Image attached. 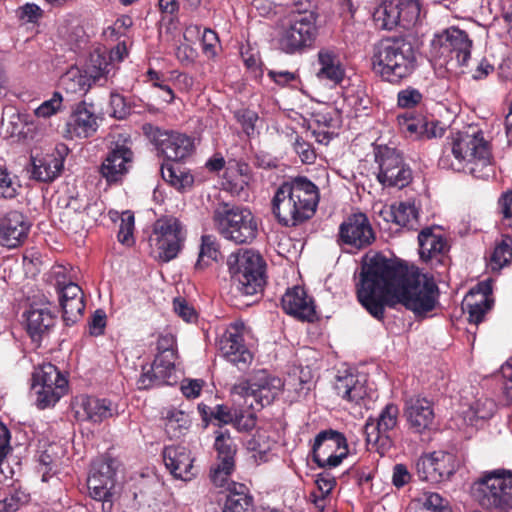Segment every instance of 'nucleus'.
I'll use <instances>...</instances> for the list:
<instances>
[{"label": "nucleus", "mask_w": 512, "mask_h": 512, "mask_svg": "<svg viewBox=\"0 0 512 512\" xmlns=\"http://www.w3.org/2000/svg\"><path fill=\"white\" fill-rule=\"evenodd\" d=\"M134 215L130 212L123 213L117 234L118 241L125 245L133 243Z\"/></svg>", "instance_id": "052dcab7"}, {"label": "nucleus", "mask_w": 512, "mask_h": 512, "mask_svg": "<svg viewBox=\"0 0 512 512\" xmlns=\"http://www.w3.org/2000/svg\"><path fill=\"white\" fill-rule=\"evenodd\" d=\"M65 144H58L51 153L41 157H32L31 178L39 182H52L60 176L65 157L68 154Z\"/></svg>", "instance_id": "c85d7f7f"}, {"label": "nucleus", "mask_w": 512, "mask_h": 512, "mask_svg": "<svg viewBox=\"0 0 512 512\" xmlns=\"http://www.w3.org/2000/svg\"><path fill=\"white\" fill-rule=\"evenodd\" d=\"M63 97L60 92H54L49 100L44 101L35 109V115L41 118H50L62 110Z\"/></svg>", "instance_id": "4d7b16f0"}, {"label": "nucleus", "mask_w": 512, "mask_h": 512, "mask_svg": "<svg viewBox=\"0 0 512 512\" xmlns=\"http://www.w3.org/2000/svg\"><path fill=\"white\" fill-rule=\"evenodd\" d=\"M315 483L320 492V496L313 492L310 494V498L318 508L323 509L325 498L336 486V478L330 472L325 470L317 474Z\"/></svg>", "instance_id": "de8ad7c7"}, {"label": "nucleus", "mask_w": 512, "mask_h": 512, "mask_svg": "<svg viewBox=\"0 0 512 512\" xmlns=\"http://www.w3.org/2000/svg\"><path fill=\"white\" fill-rule=\"evenodd\" d=\"M275 446L276 441L273 440L269 432L264 429H258L247 441V449L258 462L269 461L271 452Z\"/></svg>", "instance_id": "ea45409f"}, {"label": "nucleus", "mask_w": 512, "mask_h": 512, "mask_svg": "<svg viewBox=\"0 0 512 512\" xmlns=\"http://www.w3.org/2000/svg\"><path fill=\"white\" fill-rule=\"evenodd\" d=\"M334 390L343 400L355 405H361L367 396L365 385L359 380L357 375L352 373L337 376L334 383Z\"/></svg>", "instance_id": "c9c22d12"}, {"label": "nucleus", "mask_w": 512, "mask_h": 512, "mask_svg": "<svg viewBox=\"0 0 512 512\" xmlns=\"http://www.w3.org/2000/svg\"><path fill=\"white\" fill-rule=\"evenodd\" d=\"M234 118L241 125L243 132L251 136L255 131V124L259 119L258 114L248 108L238 109L234 112Z\"/></svg>", "instance_id": "6e6d98bb"}, {"label": "nucleus", "mask_w": 512, "mask_h": 512, "mask_svg": "<svg viewBox=\"0 0 512 512\" xmlns=\"http://www.w3.org/2000/svg\"><path fill=\"white\" fill-rule=\"evenodd\" d=\"M30 223L24 214L19 211H9L0 219V245L16 248L24 243Z\"/></svg>", "instance_id": "c756f323"}, {"label": "nucleus", "mask_w": 512, "mask_h": 512, "mask_svg": "<svg viewBox=\"0 0 512 512\" xmlns=\"http://www.w3.org/2000/svg\"><path fill=\"white\" fill-rule=\"evenodd\" d=\"M189 415L180 410H171L165 417L164 429L170 439L180 438L189 429Z\"/></svg>", "instance_id": "c03bdc74"}, {"label": "nucleus", "mask_w": 512, "mask_h": 512, "mask_svg": "<svg viewBox=\"0 0 512 512\" xmlns=\"http://www.w3.org/2000/svg\"><path fill=\"white\" fill-rule=\"evenodd\" d=\"M134 153L126 144L115 143L103 158L98 172L108 185L120 184L128 174Z\"/></svg>", "instance_id": "4be33fe9"}, {"label": "nucleus", "mask_w": 512, "mask_h": 512, "mask_svg": "<svg viewBox=\"0 0 512 512\" xmlns=\"http://www.w3.org/2000/svg\"><path fill=\"white\" fill-rule=\"evenodd\" d=\"M320 200L319 189L305 176L284 181L272 199V213L284 227H297L316 213Z\"/></svg>", "instance_id": "f03ea898"}, {"label": "nucleus", "mask_w": 512, "mask_h": 512, "mask_svg": "<svg viewBox=\"0 0 512 512\" xmlns=\"http://www.w3.org/2000/svg\"><path fill=\"white\" fill-rule=\"evenodd\" d=\"M451 153L458 161L455 170H463L474 178L487 180L494 175V159L489 141L477 127L458 131L451 141Z\"/></svg>", "instance_id": "20e7f679"}, {"label": "nucleus", "mask_w": 512, "mask_h": 512, "mask_svg": "<svg viewBox=\"0 0 512 512\" xmlns=\"http://www.w3.org/2000/svg\"><path fill=\"white\" fill-rule=\"evenodd\" d=\"M284 387L281 378L266 370L256 371L248 380L233 387V393L244 400V405L253 402L254 411L270 405Z\"/></svg>", "instance_id": "9d476101"}, {"label": "nucleus", "mask_w": 512, "mask_h": 512, "mask_svg": "<svg viewBox=\"0 0 512 512\" xmlns=\"http://www.w3.org/2000/svg\"><path fill=\"white\" fill-rule=\"evenodd\" d=\"M391 215L393 222L408 230H416L419 225V211L413 202H400L398 206H392Z\"/></svg>", "instance_id": "79ce46f5"}, {"label": "nucleus", "mask_w": 512, "mask_h": 512, "mask_svg": "<svg viewBox=\"0 0 512 512\" xmlns=\"http://www.w3.org/2000/svg\"><path fill=\"white\" fill-rule=\"evenodd\" d=\"M374 156L379 168L377 180L380 184L402 189L411 183L413 179L412 170L404 162L400 150L388 145H377L374 148Z\"/></svg>", "instance_id": "9b49d317"}, {"label": "nucleus", "mask_w": 512, "mask_h": 512, "mask_svg": "<svg viewBox=\"0 0 512 512\" xmlns=\"http://www.w3.org/2000/svg\"><path fill=\"white\" fill-rule=\"evenodd\" d=\"M231 292L235 297L261 293L266 283V262L259 252L241 250L228 257Z\"/></svg>", "instance_id": "39448f33"}, {"label": "nucleus", "mask_w": 512, "mask_h": 512, "mask_svg": "<svg viewBox=\"0 0 512 512\" xmlns=\"http://www.w3.org/2000/svg\"><path fill=\"white\" fill-rule=\"evenodd\" d=\"M89 206L90 203L86 199L80 198L78 196L70 197L66 204L65 211L62 213L61 222L67 221L70 224L69 218L72 213H75L76 216L80 218V220L75 223L73 227H68V229H72L74 232H77L79 228L83 227V214L86 212Z\"/></svg>", "instance_id": "09e8293b"}, {"label": "nucleus", "mask_w": 512, "mask_h": 512, "mask_svg": "<svg viewBox=\"0 0 512 512\" xmlns=\"http://www.w3.org/2000/svg\"><path fill=\"white\" fill-rule=\"evenodd\" d=\"M29 495L17 489L9 491L0 499V512H16L21 505L28 502Z\"/></svg>", "instance_id": "864d4df0"}, {"label": "nucleus", "mask_w": 512, "mask_h": 512, "mask_svg": "<svg viewBox=\"0 0 512 512\" xmlns=\"http://www.w3.org/2000/svg\"><path fill=\"white\" fill-rule=\"evenodd\" d=\"M399 408L394 403H388L377 418L369 417L364 426L366 442L372 448L379 450L391 443V435L398 426Z\"/></svg>", "instance_id": "412c9836"}, {"label": "nucleus", "mask_w": 512, "mask_h": 512, "mask_svg": "<svg viewBox=\"0 0 512 512\" xmlns=\"http://www.w3.org/2000/svg\"><path fill=\"white\" fill-rule=\"evenodd\" d=\"M92 53H98L102 58H104L107 64L112 66V69L109 71L107 76L108 81L115 75L116 70L118 69L117 65L128 56V49L125 42H119L108 53L101 52L100 50H95Z\"/></svg>", "instance_id": "3c124183"}, {"label": "nucleus", "mask_w": 512, "mask_h": 512, "mask_svg": "<svg viewBox=\"0 0 512 512\" xmlns=\"http://www.w3.org/2000/svg\"><path fill=\"white\" fill-rule=\"evenodd\" d=\"M267 76L280 87H295L299 82V75L287 70H269Z\"/></svg>", "instance_id": "680f3d73"}, {"label": "nucleus", "mask_w": 512, "mask_h": 512, "mask_svg": "<svg viewBox=\"0 0 512 512\" xmlns=\"http://www.w3.org/2000/svg\"><path fill=\"white\" fill-rule=\"evenodd\" d=\"M317 61L320 66L317 72L319 79L328 80L334 84L343 81L345 68L335 48H321L317 53Z\"/></svg>", "instance_id": "72a5a7b5"}, {"label": "nucleus", "mask_w": 512, "mask_h": 512, "mask_svg": "<svg viewBox=\"0 0 512 512\" xmlns=\"http://www.w3.org/2000/svg\"><path fill=\"white\" fill-rule=\"evenodd\" d=\"M312 15L309 13L304 16L286 18L278 38V46L282 52L296 55L314 47L319 28Z\"/></svg>", "instance_id": "6e6552de"}, {"label": "nucleus", "mask_w": 512, "mask_h": 512, "mask_svg": "<svg viewBox=\"0 0 512 512\" xmlns=\"http://www.w3.org/2000/svg\"><path fill=\"white\" fill-rule=\"evenodd\" d=\"M281 305L285 313L298 320L314 322L317 319L314 302L301 286L288 288L282 296Z\"/></svg>", "instance_id": "7c9ffc66"}, {"label": "nucleus", "mask_w": 512, "mask_h": 512, "mask_svg": "<svg viewBox=\"0 0 512 512\" xmlns=\"http://www.w3.org/2000/svg\"><path fill=\"white\" fill-rule=\"evenodd\" d=\"M491 287L489 284H484L480 300H474L475 295L471 293L465 298L464 306L469 314V322L478 325L484 319L485 314L492 308L493 299L489 297Z\"/></svg>", "instance_id": "4c0bfd02"}, {"label": "nucleus", "mask_w": 512, "mask_h": 512, "mask_svg": "<svg viewBox=\"0 0 512 512\" xmlns=\"http://www.w3.org/2000/svg\"><path fill=\"white\" fill-rule=\"evenodd\" d=\"M440 291L435 280L412 273L396 260L376 253L362 265L357 297L377 320H383L385 306L401 304L416 318L428 317L439 305Z\"/></svg>", "instance_id": "f257e3e1"}, {"label": "nucleus", "mask_w": 512, "mask_h": 512, "mask_svg": "<svg viewBox=\"0 0 512 512\" xmlns=\"http://www.w3.org/2000/svg\"><path fill=\"white\" fill-rule=\"evenodd\" d=\"M404 417L408 430L413 434L430 433L435 425V413L430 400L421 397L411 398L405 403Z\"/></svg>", "instance_id": "a878e982"}, {"label": "nucleus", "mask_w": 512, "mask_h": 512, "mask_svg": "<svg viewBox=\"0 0 512 512\" xmlns=\"http://www.w3.org/2000/svg\"><path fill=\"white\" fill-rule=\"evenodd\" d=\"M246 326L242 321L231 323L218 341L220 354L239 370L247 369L253 360V354L245 343Z\"/></svg>", "instance_id": "6ab92c4d"}, {"label": "nucleus", "mask_w": 512, "mask_h": 512, "mask_svg": "<svg viewBox=\"0 0 512 512\" xmlns=\"http://www.w3.org/2000/svg\"><path fill=\"white\" fill-rule=\"evenodd\" d=\"M398 128L405 137L428 139L442 136L444 130L438 122L429 120L427 116L407 110L396 117Z\"/></svg>", "instance_id": "cd10ccee"}, {"label": "nucleus", "mask_w": 512, "mask_h": 512, "mask_svg": "<svg viewBox=\"0 0 512 512\" xmlns=\"http://www.w3.org/2000/svg\"><path fill=\"white\" fill-rule=\"evenodd\" d=\"M157 150L167 160L179 162L192 153L193 139L186 134L175 131H162L155 128L151 135Z\"/></svg>", "instance_id": "5701e85b"}, {"label": "nucleus", "mask_w": 512, "mask_h": 512, "mask_svg": "<svg viewBox=\"0 0 512 512\" xmlns=\"http://www.w3.org/2000/svg\"><path fill=\"white\" fill-rule=\"evenodd\" d=\"M173 310L185 322L193 323L198 319V313L194 306L183 297H176L173 300Z\"/></svg>", "instance_id": "bf43d9fd"}, {"label": "nucleus", "mask_w": 512, "mask_h": 512, "mask_svg": "<svg viewBox=\"0 0 512 512\" xmlns=\"http://www.w3.org/2000/svg\"><path fill=\"white\" fill-rule=\"evenodd\" d=\"M294 151L299 155L302 163L312 164L316 159L315 151L310 143L297 136L293 144Z\"/></svg>", "instance_id": "0e129e2a"}, {"label": "nucleus", "mask_w": 512, "mask_h": 512, "mask_svg": "<svg viewBox=\"0 0 512 512\" xmlns=\"http://www.w3.org/2000/svg\"><path fill=\"white\" fill-rule=\"evenodd\" d=\"M457 469L456 455L442 450L425 453L416 462V473L419 479L432 484L449 480Z\"/></svg>", "instance_id": "a211bd4d"}, {"label": "nucleus", "mask_w": 512, "mask_h": 512, "mask_svg": "<svg viewBox=\"0 0 512 512\" xmlns=\"http://www.w3.org/2000/svg\"><path fill=\"white\" fill-rule=\"evenodd\" d=\"M472 491L481 506L508 512L512 509V472L485 471L474 481Z\"/></svg>", "instance_id": "0eeeda50"}, {"label": "nucleus", "mask_w": 512, "mask_h": 512, "mask_svg": "<svg viewBox=\"0 0 512 512\" xmlns=\"http://www.w3.org/2000/svg\"><path fill=\"white\" fill-rule=\"evenodd\" d=\"M423 506L427 512H442L444 509H451L448 501L438 493H427Z\"/></svg>", "instance_id": "774afa93"}, {"label": "nucleus", "mask_w": 512, "mask_h": 512, "mask_svg": "<svg viewBox=\"0 0 512 512\" xmlns=\"http://www.w3.org/2000/svg\"><path fill=\"white\" fill-rule=\"evenodd\" d=\"M214 448L217 451L218 464L211 470L210 478L214 484L223 486L235 469L237 445L228 430H219L216 432Z\"/></svg>", "instance_id": "393cba45"}, {"label": "nucleus", "mask_w": 512, "mask_h": 512, "mask_svg": "<svg viewBox=\"0 0 512 512\" xmlns=\"http://www.w3.org/2000/svg\"><path fill=\"white\" fill-rule=\"evenodd\" d=\"M419 255L422 261L441 262L449 251V244L439 227H426L418 235Z\"/></svg>", "instance_id": "473e14b6"}, {"label": "nucleus", "mask_w": 512, "mask_h": 512, "mask_svg": "<svg viewBox=\"0 0 512 512\" xmlns=\"http://www.w3.org/2000/svg\"><path fill=\"white\" fill-rule=\"evenodd\" d=\"M221 257L220 244L217 238L210 234L202 235L195 267L197 269H203L212 262H218Z\"/></svg>", "instance_id": "a19ab883"}, {"label": "nucleus", "mask_w": 512, "mask_h": 512, "mask_svg": "<svg viewBox=\"0 0 512 512\" xmlns=\"http://www.w3.org/2000/svg\"><path fill=\"white\" fill-rule=\"evenodd\" d=\"M186 230L174 216H162L153 224L150 241L158 250L159 258L169 262L177 257L184 246Z\"/></svg>", "instance_id": "4468645a"}, {"label": "nucleus", "mask_w": 512, "mask_h": 512, "mask_svg": "<svg viewBox=\"0 0 512 512\" xmlns=\"http://www.w3.org/2000/svg\"><path fill=\"white\" fill-rule=\"evenodd\" d=\"M111 69L98 53H90L84 69L70 68L62 75L60 83L67 92L85 94L92 85L104 86Z\"/></svg>", "instance_id": "f8f14e48"}, {"label": "nucleus", "mask_w": 512, "mask_h": 512, "mask_svg": "<svg viewBox=\"0 0 512 512\" xmlns=\"http://www.w3.org/2000/svg\"><path fill=\"white\" fill-rule=\"evenodd\" d=\"M62 308V318L67 326L73 325L83 315L85 310L84 297L69 299L60 302Z\"/></svg>", "instance_id": "8fccbe9b"}, {"label": "nucleus", "mask_w": 512, "mask_h": 512, "mask_svg": "<svg viewBox=\"0 0 512 512\" xmlns=\"http://www.w3.org/2000/svg\"><path fill=\"white\" fill-rule=\"evenodd\" d=\"M215 230L235 244H250L257 237L258 221L249 208L229 202H219L213 210Z\"/></svg>", "instance_id": "423d86ee"}, {"label": "nucleus", "mask_w": 512, "mask_h": 512, "mask_svg": "<svg viewBox=\"0 0 512 512\" xmlns=\"http://www.w3.org/2000/svg\"><path fill=\"white\" fill-rule=\"evenodd\" d=\"M374 24L382 30H392L397 26L410 29L420 19L414 2L386 0L372 14Z\"/></svg>", "instance_id": "f3484780"}, {"label": "nucleus", "mask_w": 512, "mask_h": 512, "mask_svg": "<svg viewBox=\"0 0 512 512\" xmlns=\"http://www.w3.org/2000/svg\"><path fill=\"white\" fill-rule=\"evenodd\" d=\"M294 9L287 16L288 18H293L294 16H304V14H313L314 21H318L319 13L317 4L314 0H295L294 1Z\"/></svg>", "instance_id": "e2e57ef3"}, {"label": "nucleus", "mask_w": 512, "mask_h": 512, "mask_svg": "<svg viewBox=\"0 0 512 512\" xmlns=\"http://www.w3.org/2000/svg\"><path fill=\"white\" fill-rule=\"evenodd\" d=\"M32 390L37 395V407L45 409L54 406L67 393L68 380L55 365L45 363L32 374Z\"/></svg>", "instance_id": "ddd939ff"}, {"label": "nucleus", "mask_w": 512, "mask_h": 512, "mask_svg": "<svg viewBox=\"0 0 512 512\" xmlns=\"http://www.w3.org/2000/svg\"><path fill=\"white\" fill-rule=\"evenodd\" d=\"M210 418L217 421L219 427L223 425H232L238 431L252 430L256 425V415L253 402L249 406L243 403H234L229 405H216L210 412Z\"/></svg>", "instance_id": "b1692460"}, {"label": "nucleus", "mask_w": 512, "mask_h": 512, "mask_svg": "<svg viewBox=\"0 0 512 512\" xmlns=\"http://www.w3.org/2000/svg\"><path fill=\"white\" fill-rule=\"evenodd\" d=\"M15 14L23 23L36 24L43 18L44 11L35 3H25L16 9Z\"/></svg>", "instance_id": "5fc2aeb1"}, {"label": "nucleus", "mask_w": 512, "mask_h": 512, "mask_svg": "<svg viewBox=\"0 0 512 512\" xmlns=\"http://www.w3.org/2000/svg\"><path fill=\"white\" fill-rule=\"evenodd\" d=\"M423 100L422 93L413 87H407L398 92L397 104L404 109H412L419 105Z\"/></svg>", "instance_id": "13d9d810"}, {"label": "nucleus", "mask_w": 512, "mask_h": 512, "mask_svg": "<svg viewBox=\"0 0 512 512\" xmlns=\"http://www.w3.org/2000/svg\"><path fill=\"white\" fill-rule=\"evenodd\" d=\"M311 453L313 462L319 468L338 467L349 454L347 439L337 430H322L314 438Z\"/></svg>", "instance_id": "dca6fc26"}, {"label": "nucleus", "mask_w": 512, "mask_h": 512, "mask_svg": "<svg viewBox=\"0 0 512 512\" xmlns=\"http://www.w3.org/2000/svg\"><path fill=\"white\" fill-rule=\"evenodd\" d=\"M117 461L108 456L96 458L87 478L89 496L100 503L102 512L113 508L116 487Z\"/></svg>", "instance_id": "1a4fd4ad"}, {"label": "nucleus", "mask_w": 512, "mask_h": 512, "mask_svg": "<svg viewBox=\"0 0 512 512\" xmlns=\"http://www.w3.org/2000/svg\"><path fill=\"white\" fill-rule=\"evenodd\" d=\"M162 457L167 470L175 479L189 481L195 476L191 451L181 445L166 446Z\"/></svg>", "instance_id": "2f4dec72"}, {"label": "nucleus", "mask_w": 512, "mask_h": 512, "mask_svg": "<svg viewBox=\"0 0 512 512\" xmlns=\"http://www.w3.org/2000/svg\"><path fill=\"white\" fill-rule=\"evenodd\" d=\"M226 496L222 512H255L254 498L247 488L240 484Z\"/></svg>", "instance_id": "58836bf2"}, {"label": "nucleus", "mask_w": 512, "mask_h": 512, "mask_svg": "<svg viewBox=\"0 0 512 512\" xmlns=\"http://www.w3.org/2000/svg\"><path fill=\"white\" fill-rule=\"evenodd\" d=\"M82 419L92 423H101L118 415V406L106 398L84 396L81 399Z\"/></svg>", "instance_id": "f704fd0d"}, {"label": "nucleus", "mask_w": 512, "mask_h": 512, "mask_svg": "<svg viewBox=\"0 0 512 512\" xmlns=\"http://www.w3.org/2000/svg\"><path fill=\"white\" fill-rule=\"evenodd\" d=\"M161 176L165 182L177 190H184L191 187L194 177L189 172L182 171L171 163L162 164Z\"/></svg>", "instance_id": "a18cd8bd"}, {"label": "nucleus", "mask_w": 512, "mask_h": 512, "mask_svg": "<svg viewBox=\"0 0 512 512\" xmlns=\"http://www.w3.org/2000/svg\"><path fill=\"white\" fill-rule=\"evenodd\" d=\"M55 318L47 308H33L26 316L27 332L34 342H40L54 326Z\"/></svg>", "instance_id": "e433bc0d"}, {"label": "nucleus", "mask_w": 512, "mask_h": 512, "mask_svg": "<svg viewBox=\"0 0 512 512\" xmlns=\"http://www.w3.org/2000/svg\"><path fill=\"white\" fill-rule=\"evenodd\" d=\"M107 324L105 311L97 309L88 322V332L91 336L98 337L104 334Z\"/></svg>", "instance_id": "69168bd1"}, {"label": "nucleus", "mask_w": 512, "mask_h": 512, "mask_svg": "<svg viewBox=\"0 0 512 512\" xmlns=\"http://www.w3.org/2000/svg\"><path fill=\"white\" fill-rule=\"evenodd\" d=\"M371 65L383 81L400 84L417 67L416 50L404 36L383 37L372 47Z\"/></svg>", "instance_id": "7ed1b4c3"}, {"label": "nucleus", "mask_w": 512, "mask_h": 512, "mask_svg": "<svg viewBox=\"0 0 512 512\" xmlns=\"http://www.w3.org/2000/svg\"><path fill=\"white\" fill-rule=\"evenodd\" d=\"M21 190L20 180L5 165L0 164V198L14 199Z\"/></svg>", "instance_id": "49530a36"}, {"label": "nucleus", "mask_w": 512, "mask_h": 512, "mask_svg": "<svg viewBox=\"0 0 512 512\" xmlns=\"http://www.w3.org/2000/svg\"><path fill=\"white\" fill-rule=\"evenodd\" d=\"M472 41L468 34L459 28L450 27L435 34L431 41V50L435 57L446 64L455 61L458 66L467 64L471 56Z\"/></svg>", "instance_id": "2eb2a0df"}, {"label": "nucleus", "mask_w": 512, "mask_h": 512, "mask_svg": "<svg viewBox=\"0 0 512 512\" xmlns=\"http://www.w3.org/2000/svg\"><path fill=\"white\" fill-rule=\"evenodd\" d=\"M375 232L366 214L362 212L349 215L339 226L337 243L350 250H362L375 241Z\"/></svg>", "instance_id": "aec40b11"}, {"label": "nucleus", "mask_w": 512, "mask_h": 512, "mask_svg": "<svg viewBox=\"0 0 512 512\" xmlns=\"http://www.w3.org/2000/svg\"><path fill=\"white\" fill-rule=\"evenodd\" d=\"M110 106L112 115L117 119H124L130 114V106L125 97L119 93H111Z\"/></svg>", "instance_id": "338daca9"}, {"label": "nucleus", "mask_w": 512, "mask_h": 512, "mask_svg": "<svg viewBox=\"0 0 512 512\" xmlns=\"http://www.w3.org/2000/svg\"><path fill=\"white\" fill-rule=\"evenodd\" d=\"M177 352L157 353L151 365L152 370L158 373L160 378L168 379L175 369Z\"/></svg>", "instance_id": "603ef678"}, {"label": "nucleus", "mask_w": 512, "mask_h": 512, "mask_svg": "<svg viewBox=\"0 0 512 512\" xmlns=\"http://www.w3.org/2000/svg\"><path fill=\"white\" fill-rule=\"evenodd\" d=\"M512 262V237L502 235L490 256L489 265L492 271H500Z\"/></svg>", "instance_id": "37998d69"}, {"label": "nucleus", "mask_w": 512, "mask_h": 512, "mask_svg": "<svg viewBox=\"0 0 512 512\" xmlns=\"http://www.w3.org/2000/svg\"><path fill=\"white\" fill-rule=\"evenodd\" d=\"M99 127L98 116L92 103L81 101L77 103L66 123V133L70 139L89 138Z\"/></svg>", "instance_id": "bb28decb"}]
</instances>
